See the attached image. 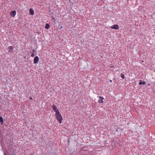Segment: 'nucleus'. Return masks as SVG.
<instances>
[{
	"mask_svg": "<svg viewBox=\"0 0 155 155\" xmlns=\"http://www.w3.org/2000/svg\"><path fill=\"white\" fill-rule=\"evenodd\" d=\"M55 117L58 121L60 123H61L62 122V118L61 115L60 114L59 112V113H55Z\"/></svg>",
	"mask_w": 155,
	"mask_h": 155,
	"instance_id": "nucleus-1",
	"label": "nucleus"
},
{
	"mask_svg": "<svg viewBox=\"0 0 155 155\" xmlns=\"http://www.w3.org/2000/svg\"><path fill=\"white\" fill-rule=\"evenodd\" d=\"M7 148H8V146H2V149L3 150V152L4 153V155H5L6 153L8 152V151L7 150H4V149H6Z\"/></svg>",
	"mask_w": 155,
	"mask_h": 155,
	"instance_id": "nucleus-2",
	"label": "nucleus"
},
{
	"mask_svg": "<svg viewBox=\"0 0 155 155\" xmlns=\"http://www.w3.org/2000/svg\"><path fill=\"white\" fill-rule=\"evenodd\" d=\"M52 108L55 112V113H59V111L57 109V107L54 105H53L52 106Z\"/></svg>",
	"mask_w": 155,
	"mask_h": 155,
	"instance_id": "nucleus-3",
	"label": "nucleus"
},
{
	"mask_svg": "<svg viewBox=\"0 0 155 155\" xmlns=\"http://www.w3.org/2000/svg\"><path fill=\"white\" fill-rule=\"evenodd\" d=\"M110 28L111 29H118L119 28V27L118 25H114L111 26Z\"/></svg>",
	"mask_w": 155,
	"mask_h": 155,
	"instance_id": "nucleus-4",
	"label": "nucleus"
},
{
	"mask_svg": "<svg viewBox=\"0 0 155 155\" xmlns=\"http://www.w3.org/2000/svg\"><path fill=\"white\" fill-rule=\"evenodd\" d=\"M39 61V58L38 56H37L35 57L34 59V63L37 64L38 63V61Z\"/></svg>",
	"mask_w": 155,
	"mask_h": 155,
	"instance_id": "nucleus-5",
	"label": "nucleus"
},
{
	"mask_svg": "<svg viewBox=\"0 0 155 155\" xmlns=\"http://www.w3.org/2000/svg\"><path fill=\"white\" fill-rule=\"evenodd\" d=\"M16 14V12L15 10L12 11L10 13L12 17L15 16Z\"/></svg>",
	"mask_w": 155,
	"mask_h": 155,
	"instance_id": "nucleus-6",
	"label": "nucleus"
},
{
	"mask_svg": "<svg viewBox=\"0 0 155 155\" xmlns=\"http://www.w3.org/2000/svg\"><path fill=\"white\" fill-rule=\"evenodd\" d=\"M99 100L98 101V102L99 103H103V100L104 99L103 97H102L101 96H99Z\"/></svg>",
	"mask_w": 155,
	"mask_h": 155,
	"instance_id": "nucleus-7",
	"label": "nucleus"
},
{
	"mask_svg": "<svg viewBox=\"0 0 155 155\" xmlns=\"http://www.w3.org/2000/svg\"><path fill=\"white\" fill-rule=\"evenodd\" d=\"M8 51L9 52H12V51H13V48L12 46H9L8 47Z\"/></svg>",
	"mask_w": 155,
	"mask_h": 155,
	"instance_id": "nucleus-8",
	"label": "nucleus"
},
{
	"mask_svg": "<svg viewBox=\"0 0 155 155\" xmlns=\"http://www.w3.org/2000/svg\"><path fill=\"white\" fill-rule=\"evenodd\" d=\"M29 14L31 15H34V11L32 8H30L29 9Z\"/></svg>",
	"mask_w": 155,
	"mask_h": 155,
	"instance_id": "nucleus-9",
	"label": "nucleus"
},
{
	"mask_svg": "<svg viewBox=\"0 0 155 155\" xmlns=\"http://www.w3.org/2000/svg\"><path fill=\"white\" fill-rule=\"evenodd\" d=\"M50 27L49 25L47 23H46L45 24V28L46 29H48Z\"/></svg>",
	"mask_w": 155,
	"mask_h": 155,
	"instance_id": "nucleus-10",
	"label": "nucleus"
},
{
	"mask_svg": "<svg viewBox=\"0 0 155 155\" xmlns=\"http://www.w3.org/2000/svg\"><path fill=\"white\" fill-rule=\"evenodd\" d=\"M145 84L146 82L144 81H143V82H142L141 81H140L139 83V84L140 85L141 84Z\"/></svg>",
	"mask_w": 155,
	"mask_h": 155,
	"instance_id": "nucleus-11",
	"label": "nucleus"
},
{
	"mask_svg": "<svg viewBox=\"0 0 155 155\" xmlns=\"http://www.w3.org/2000/svg\"><path fill=\"white\" fill-rule=\"evenodd\" d=\"M0 122H1V124H2L3 120L2 117L1 116L0 117Z\"/></svg>",
	"mask_w": 155,
	"mask_h": 155,
	"instance_id": "nucleus-12",
	"label": "nucleus"
},
{
	"mask_svg": "<svg viewBox=\"0 0 155 155\" xmlns=\"http://www.w3.org/2000/svg\"><path fill=\"white\" fill-rule=\"evenodd\" d=\"M120 77L123 79H124V75L123 74H121Z\"/></svg>",
	"mask_w": 155,
	"mask_h": 155,
	"instance_id": "nucleus-13",
	"label": "nucleus"
},
{
	"mask_svg": "<svg viewBox=\"0 0 155 155\" xmlns=\"http://www.w3.org/2000/svg\"><path fill=\"white\" fill-rule=\"evenodd\" d=\"M35 56V53H32L31 56V57H34Z\"/></svg>",
	"mask_w": 155,
	"mask_h": 155,
	"instance_id": "nucleus-14",
	"label": "nucleus"
},
{
	"mask_svg": "<svg viewBox=\"0 0 155 155\" xmlns=\"http://www.w3.org/2000/svg\"><path fill=\"white\" fill-rule=\"evenodd\" d=\"M29 99L30 100H32V98L31 97H29Z\"/></svg>",
	"mask_w": 155,
	"mask_h": 155,
	"instance_id": "nucleus-15",
	"label": "nucleus"
},
{
	"mask_svg": "<svg viewBox=\"0 0 155 155\" xmlns=\"http://www.w3.org/2000/svg\"><path fill=\"white\" fill-rule=\"evenodd\" d=\"M33 53H34L35 52V50L33 49L32 50Z\"/></svg>",
	"mask_w": 155,
	"mask_h": 155,
	"instance_id": "nucleus-16",
	"label": "nucleus"
},
{
	"mask_svg": "<svg viewBox=\"0 0 155 155\" xmlns=\"http://www.w3.org/2000/svg\"><path fill=\"white\" fill-rule=\"evenodd\" d=\"M110 82H112V80H110Z\"/></svg>",
	"mask_w": 155,
	"mask_h": 155,
	"instance_id": "nucleus-17",
	"label": "nucleus"
},
{
	"mask_svg": "<svg viewBox=\"0 0 155 155\" xmlns=\"http://www.w3.org/2000/svg\"><path fill=\"white\" fill-rule=\"evenodd\" d=\"M53 19L54 20H55V19H54V18L53 17Z\"/></svg>",
	"mask_w": 155,
	"mask_h": 155,
	"instance_id": "nucleus-18",
	"label": "nucleus"
}]
</instances>
